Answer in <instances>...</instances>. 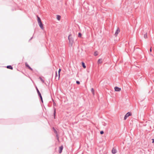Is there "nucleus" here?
Returning a JSON list of instances; mask_svg holds the SVG:
<instances>
[{"label": "nucleus", "mask_w": 154, "mask_h": 154, "mask_svg": "<svg viewBox=\"0 0 154 154\" xmlns=\"http://www.w3.org/2000/svg\"><path fill=\"white\" fill-rule=\"evenodd\" d=\"M68 39L69 42V46L70 47H71L73 43L74 42V40L72 37V35L71 34H69V35L68 37Z\"/></svg>", "instance_id": "f257e3e1"}, {"label": "nucleus", "mask_w": 154, "mask_h": 154, "mask_svg": "<svg viewBox=\"0 0 154 154\" xmlns=\"http://www.w3.org/2000/svg\"><path fill=\"white\" fill-rule=\"evenodd\" d=\"M53 109H54V113H53V116H54V119H55L56 117V108L54 107V106H56V104L55 102H53Z\"/></svg>", "instance_id": "f03ea898"}, {"label": "nucleus", "mask_w": 154, "mask_h": 154, "mask_svg": "<svg viewBox=\"0 0 154 154\" xmlns=\"http://www.w3.org/2000/svg\"><path fill=\"white\" fill-rule=\"evenodd\" d=\"M132 113L131 112H128L125 115L124 118V120H126L127 118L129 116H131Z\"/></svg>", "instance_id": "7ed1b4c3"}, {"label": "nucleus", "mask_w": 154, "mask_h": 154, "mask_svg": "<svg viewBox=\"0 0 154 154\" xmlns=\"http://www.w3.org/2000/svg\"><path fill=\"white\" fill-rule=\"evenodd\" d=\"M120 32V30H119V28H118V29L116 30L115 34V35L116 37L117 36L118 34Z\"/></svg>", "instance_id": "20e7f679"}, {"label": "nucleus", "mask_w": 154, "mask_h": 154, "mask_svg": "<svg viewBox=\"0 0 154 154\" xmlns=\"http://www.w3.org/2000/svg\"><path fill=\"white\" fill-rule=\"evenodd\" d=\"M63 149V145L59 147V152L60 153H61L62 152V150Z\"/></svg>", "instance_id": "39448f33"}, {"label": "nucleus", "mask_w": 154, "mask_h": 154, "mask_svg": "<svg viewBox=\"0 0 154 154\" xmlns=\"http://www.w3.org/2000/svg\"><path fill=\"white\" fill-rule=\"evenodd\" d=\"M115 90L116 91H119L121 90V88L118 87L116 86L114 88Z\"/></svg>", "instance_id": "423d86ee"}, {"label": "nucleus", "mask_w": 154, "mask_h": 154, "mask_svg": "<svg viewBox=\"0 0 154 154\" xmlns=\"http://www.w3.org/2000/svg\"><path fill=\"white\" fill-rule=\"evenodd\" d=\"M40 28H41V29L42 30H43L44 29V26H43V24L42 23H39L38 24Z\"/></svg>", "instance_id": "0eeeda50"}, {"label": "nucleus", "mask_w": 154, "mask_h": 154, "mask_svg": "<svg viewBox=\"0 0 154 154\" xmlns=\"http://www.w3.org/2000/svg\"><path fill=\"white\" fill-rule=\"evenodd\" d=\"M35 88L36 90L37 93L38 94V96H39V97L41 96H42L41 94L40 93V91H39L37 87L36 86Z\"/></svg>", "instance_id": "6e6552de"}, {"label": "nucleus", "mask_w": 154, "mask_h": 154, "mask_svg": "<svg viewBox=\"0 0 154 154\" xmlns=\"http://www.w3.org/2000/svg\"><path fill=\"white\" fill-rule=\"evenodd\" d=\"M117 152V151L116 149L114 148H112V154H115Z\"/></svg>", "instance_id": "1a4fd4ad"}, {"label": "nucleus", "mask_w": 154, "mask_h": 154, "mask_svg": "<svg viewBox=\"0 0 154 154\" xmlns=\"http://www.w3.org/2000/svg\"><path fill=\"white\" fill-rule=\"evenodd\" d=\"M37 17L38 24L42 23L40 17L38 16H37Z\"/></svg>", "instance_id": "9d476101"}, {"label": "nucleus", "mask_w": 154, "mask_h": 154, "mask_svg": "<svg viewBox=\"0 0 154 154\" xmlns=\"http://www.w3.org/2000/svg\"><path fill=\"white\" fill-rule=\"evenodd\" d=\"M6 67L7 69H10L11 70H12L13 69V67L11 65H8L6 66Z\"/></svg>", "instance_id": "9b49d317"}, {"label": "nucleus", "mask_w": 154, "mask_h": 154, "mask_svg": "<svg viewBox=\"0 0 154 154\" xmlns=\"http://www.w3.org/2000/svg\"><path fill=\"white\" fill-rule=\"evenodd\" d=\"M82 65L84 68L85 69L86 68V66L85 65V63L83 62H82Z\"/></svg>", "instance_id": "f8f14e48"}, {"label": "nucleus", "mask_w": 154, "mask_h": 154, "mask_svg": "<svg viewBox=\"0 0 154 154\" xmlns=\"http://www.w3.org/2000/svg\"><path fill=\"white\" fill-rule=\"evenodd\" d=\"M61 18V16H60L57 15V19L58 20H60Z\"/></svg>", "instance_id": "ddd939ff"}, {"label": "nucleus", "mask_w": 154, "mask_h": 154, "mask_svg": "<svg viewBox=\"0 0 154 154\" xmlns=\"http://www.w3.org/2000/svg\"><path fill=\"white\" fill-rule=\"evenodd\" d=\"M91 91L93 95H94V90L93 88H91Z\"/></svg>", "instance_id": "4468645a"}, {"label": "nucleus", "mask_w": 154, "mask_h": 154, "mask_svg": "<svg viewBox=\"0 0 154 154\" xmlns=\"http://www.w3.org/2000/svg\"><path fill=\"white\" fill-rule=\"evenodd\" d=\"M98 62L99 63H102V59H99L98 60Z\"/></svg>", "instance_id": "2eb2a0df"}, {"label": "nucleus", "mask_w": 154, "mask_h": 154, "mask_svg": "<svg viewBox=\"0 0 154 154\" xmlns=\"http://www.w3.org/2000/svg\"><path fill=\"white\" fill-rule=\"evenodd\" d=\"M52 128H53V130H54V133L55 134H56L57 133H58L57 131L55 129V128L54 127H53Z\"/></svg>", "instance_id": "dca6fc26"}, {"label": "nucleus", "mask_w": 154, "mask_h": 154, "mask_svg": "<svg viewBox=\"0 0 154 154\" xmlns=\"http://www.w3.org/2000/svg\"><path fill=\"white\" fill-rule=\"evenodd\" d=\"M61 71V69L60 68L59 69V70H58V75H59V78L60 77V72Z\"/></svg>", "instance_id": "f3484780"}, {"label": "nucleus", "mask_w": 154, "mask_h": 154, "mask_svg": "<svg viewBox=\"0 0 154 154\" xmlns=\"http://www.w3.org/2000/svg\"><path fill=\"white\" fill-rule=\"evenodd\" d=\"M39 79H40L41 82H42L43 83H44V80L41 77H39Z\"/></svg>", "instance_id": "a211bd4d"}, {"label": "nucleus", "mask_w": 154, "mask_h": 154, "mask_svg": "<svg viewBox=\"0 0 154 154\" xmlns=\"http://www.w3.org/2000/svg\"><path fill=\"white\" fill-rule=\"evenodd\" d=\"M56 137H57V140L58 141H59V135H58V133H56Z\"/></svg>", "instance_id": "6ab92c4d"}, {"label": "nucleus", "mask_w": 154, "mask_h": 154, "mask_svg": "<svg viewBox=\"0 0 154 154\" xmlns=\"http://www.w3.org/2000/svg\"><path fill=\"white\" fill-rule=\"evenodd\" d=\"M82 33L81 32H79V33H78V37H79L80 38V37H82Z\"/></svg>", "instance_id": "aec40b11"}, {"label": "nucleus", "mask_w": 154, "mask_h": 154, "mask_svg": "<svg viewBox=\"0 0 154 154\" xmlns=\"http://www.w3.org/2000/svg\"><path fill=\"white\" fill-rule=\"evenodd\" d=\"M25 66L28 68L30 66L27 63H25Z\"/></svg>", "instance_id": "412c9836"}, {"label": "nucleus", "mask_w": 154, "mask_h": 154, "mask_svg": "<svg viewBox=\"0 0 154 154\" xmlns=\"http://www.w3.org/2000/svg\"><path fill=\"white\" fill-rule=\"evenodd\" d=\"M40 99H41V102L43 103V99H42V96H40L39 97Z\"/></svg>", "instance_id": "4be33fe9"}, {"label": "nucleus", "mask_w": 154, "mask_h": 154, "mask_svg": "<svg viewBox=\"0 0 154 154\" xmlns=\"http://www.w3.org/2000/svg\"><path fill=\"white\" fill-rule=\"evenodd\" d=\"M147 33L144 34V37L145 38H147Z\"/></svg>", "instance_id": "5701e85b"}, {"label": "nucleus", "mask_w": 154, "mask_h": 154, "mask_svg": "<svg viewBox=\"0 0 154 154\" xmlns=\"http://www.w3.org/2000/svg\"><path fill=\"white\" fill-rule=\"evenodd\" d=\"M97 55H98V53H97V51L95 52H94V55L95 56H96Z\"/></svg>", "instance_id": "b1692460"}, {"label": "nucleus", "mask_w": 154, "mask_h": 154, "mask_svg": "<svg viewBox=\"0 0 154 154\" xmlns=\"http://www.w3.org/2000/svg\"><path fill=\"white\" fill-rule=\"evenodd\" d=\"M76 83L78 85H79L80 84V82L79 81H76Z\"/></svg>", "instance_id": "393cba45"}, {"label": "nucleus", "mask_w": 154, "mask_h": 154, "mask_svg": "<svg viewBox=\"0 0 154 154\" xmlns=\"http://www.w3.org/2000/svg\"><path fill=\"white\" fill-rule=\"evenodd\" d=\"M100 133L101 134H103L104 133V131H100Z\"/></svg>", "instance_id": "a878e982"}, {"label": "nucleus", "mask_w": 154, "mask_h": 154, "mask_svg": "<svg viewBox=\"0 0 154 154\" xmlns=\"http://www.w3.org/2000/svg\"><path fill=\"white\" fill-rule=\"evenodd\" d=\"M28 68L29 69L31 70V71H32L33 70L32 69V68H31L30 66H29Z\"/></svg>", "instance_id": "bb28decb"}, {"label": "nucleus", "mask_w": 154, "mask_h": 154, "mask_svg": "<svg viewBox=\"0 0 154 154\" xmlns=\"http://www.w3.org/2000/svg\"><path fill=\"white\" fill-rule=\"evenodd\" d=\"M152 143H154V139H152Z\"/></svg>", "instance_id": "cd10ccee"}, {"label": "nucleus", "mask_w": 154, "mask_h": 154, "mask_svg": "<svg viewBox=\"0 0 154 154\" xmlns=\"http://www.w3.org/2000/svg\"><path fill=\"white\" fill-rule=\"evenodd\" d=\"M152 48L151 47L150 48V49H149V51L150 52H152Z\"/></svg>", "instance_id": "c85d7f7f"}, {"label": "nucleus", "mask_w": 154, "mask_h": 154, "mask_svg": "<svg viewBox=\"0 0 154 154\" xmlns=\"http://www.w3.org/2000/svg\"><path fill=\"white\" fill-rule=\"evenodd\" d=\"M57 76V72H56V76H55V77H56V76Z\"/></svg>", "instance_id": "c756f323"}, {"label": "nucleus", "mask_w": 154, "mask_h": 154, "mask_svg": "<svg viewBox=\"0 0 154 154\" xmlns=\"http://www.w3.org/2000/svg\"><path fill=\"white\" fill-rule=\"evenodd\" d=\"M32 38H33V36L29 40V41L31 40Z\"/></svg>", "instance_id": "7c9ffc66"}, {"label": "nucleus", "mask_w": 154, "mask_h": 154, "mask_svg": "<svg viewBox=\"0 0 154 154\" xmlns=\"http://www.w3.org/2000/svg\"><path fill=\"white\" fill-rule=\"evenodd\" d=\"M52 101L53 102H54V100L53 99H52Z\"/></svg>", "instance_id": "2f4dec72"}, {"label": "nucleus", "mask_w": 154, "mask_h": 154, "mask_svg": "<svg viewBox=\"0 0 154 154\" xmlns=\"http://www.w3.org/2000/svg\"><path fill=\"white\" fill-rule=\"evenodd\" d=\"M153 82H154V80H153Z\"/></svg>", "instance_id": "473e14b6"}]
</instances>
